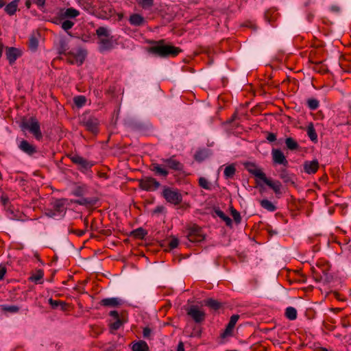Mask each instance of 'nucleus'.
Returning a JSON list of instances; mask_svg holds the SVG:
<instances>
[{
	"label": "nucleus",
	"mask_w": 351,
	"mask_h": 351,
	"mask_svg": "<svg viewBox=\"0 0 351 351\" xmlns=\"http://www.w3.org/2000/svg\"><path fill=\"white\" fill-rule=\"evenodd\" d=\"M138 186L146 191H155L160 186V184L156 179L147 176L138 180Z\"/></svg>",
	"instance_id": "423d86ee"
},
{
	"label": "nucleus",
	"mask_w": 351,
	"mask_h": 351,
	"mask_svg": "<svg viewBox=\"0 0 351 351\" xmlns=\"http://www.w3.org/2000/svg\"><path fill=\"white\" fill-rule=\"evenodd\" d=\"M278 14L276 10L269 9L265 12V19L268 23H271L277 19Z\"/></svg>",
	"instance_id": "f704fd0d"
},
{
	"label": "nucleus",
	"mask_w": 351,
	"mask_h": 351,
	"mask_svg": "<svg viewBox=\"0 0 351 351\" xmlns=\"http://www.w3.org/2000/svg\"><path fill=\"white\" fill-rule=\"evenodd\" d=\"M5 55L10 64L15 62L16 60L21 56L20 51L15 47H7Z\"/></svg>",
	"instance_id": "aec40b11"
},
{
	"label": "nucleus",
	"mask_w": 351,
	"mask_h": 351,
	"mask_svg": "<svg viewBox=\"0 0 351 351\" xmlns=\"http://www.w3.org/2000/svg\"><path fill=\"white\" fill-rule=\"evenodd\" d=\"M261 181H263L267 186L271 189L277 197H279L280 195H282V184L280 181L273 180L270 178H268L266 176Z\"/></svg>",
	"instance_id": "f8f14e48"
},
{
	"label": "nucleus",
	"mask_w": 351,
	"mask_h": 351,
	"mask_svg": "<svg viewBox=\"0 0 351 351\" xmlns=\"http://www.w3.org/2000/svg\"><path fill=\"white\" fill-rule=\"evenodd\" d=\"M97 202V198H87V197H82L79 199H75L73 201V203L82 206H91L95 205V204Z\"/></svg>",
	"instance_id": "a878e982"
},
{
	"label": "nucleus",
	"mask_w": 351,
	"mask_h": 351,
	"mask_svg": "<svg viewBox=\"0 0 351 351\" xmlns=\"http://www.w3.org/2000/svg\"><path fill=\"white\" fill-rule=\"evenodd\" d=\"M75 233L77 234V236L82 237V235L84 234L85 230H77V231H75Z\"/></svg>",
	"instance_id": "338daca9"
},
{
	"label": "nucleus",
	"mask_w": 351,
	"mask_h": 351,
	"mask_svg": "<svg viewBox=\"0 0 351 351\" xmlns=\"http://www.w3.org/2000/svg\"><path fill=\"white\" fill-rule=\"evenodd\" d=\"M245 168L249 171L250 173L254 176L256 178H258L260 180H262L263 178L266 176L264 172L256 167L254 163L247 162L245 164Z\"/></svg>",
	"instance_id": "dca6fc26"
},
{
	"label": "nucleus",
	"mask_w": 351,
	"mask_h": 351,
	"mask_svg": "<svg viewBox=\"0 0 351 351\" xmlns=\"http://www.w3.org/2000/svg\"><path fill=\"white\" fill-rule=\"evenodd\" d=\"M186 237L190 242L199 243L205 239L202 229L197 225L193 224L187 228Z\"/></svg>",
	"instance_id": "20e7f679"
},
{
	"label": "nucleus",
	"mask_w": 351,
	"mask_h": 351,
	"mask_svg": "<svg viewBox=\"0 0 351 351\" xmlns=\"http://www.w3.org/2000/svg\"><path fill=\"white\" fill-rule=\"evenodd\" d=\"M88 193V186L85 184L78 185L72 191V194L76 197H82Z\"/></svg>",
	"instance_id": "c85d7f7f"
},
{
	"label": "nucleus",
	"mask_w": 351,
	"mask_h": 351,
	"mask_svg": "<svg viewBox=\"0 0 351 351\" xmlns=\"http://www.w3.org/2000/svg\"><path fill=\"white\" fill-rule=\"evenodd\" d=\"M45 213L49 217H56L58 216L52 208L46 209Z\"/></svg>",
	"instance_id": "13d9d810"
},
{
	"label": "nucleus",
	"mask_w": 351,
	"mask_h": 351,
	"mask_svg": "<svg viewBox=\"0 0 351 351\" xmlns=\"http://www.w3.org/2000/svg\"><path fill=\"white\" fill-rule=\"evenodd\" d=\"M152 43L154 45L149 48L148 51L160 58L176 57L182 51L180 48L171 44H167L163 39L153 41Z\"/></svg>",
	"instance_id": "f257e3e1"
},
{
	"label": "nucleus",
	"mask_w": 351,
	"mask_h": 351,
	"mask_svg": "<svg viewBox=\"0 0 351 351\" xmlns=\"http://www.w3.org/2000/svg\"><path fill=\"white\" fill-rule=\"evenodd\" d=\"M32 3H33V2H32V0H27V1H25V4L26 8H27V9H29V8H30V7H31V5H32Z\"/></svg>",
	"instance_id": "69168bd1"
},
{
	"label": "nucleus",
	"mask_w": 351,
	"mask_h": 351,
	"mask_svg": "<svg viewBox=\"0 0 351 351\" xmlns=\"http://www.w3.org/2000/svg\"><path fill=\"white\" fill-rule=\"evenodd\" d=\"M304 171L308 174L315 173L319 169L317 160H306L303 164Z\"/></svg>",
	"instance_id": "f3484780"
},
{
	"label": "nucleus",
	"mask_w": 351,
	"mask_h": 351,
	"mask_svg": "<svg viewBox=\"0 0 351 351\" xmlns=\"http://www.w3.org/2000/svg\"><path fill=\"white\" fill-rule=\"evenodd\" d=\"M65 201L64 199H56L51 203L52 208L56 211L58 216H62L65 213L66 208L64 206Z\"/></svg>",
	"instance_id": "4be33fe9"
},
{
	"label": "nucleus",
	"mask_w": 351,
	"mask_h": 351,
	"mask_svg": "<svg viewBox=\"0 0 351 351\" xmlns=\"http://www.w3.org/2000/svg\"><path fill=\"white\" fill-rule=\"evenodd\" d=\"M69 158L73 163L77 165L78 169L83 173L90 169L94 165L92 161H89L78 154H70Z\"/></svg>",
	"instance_id": "39448f33"
},
{
	"label": "nucleus",
	"mask_w": 351,
	"mask_h": 351,
	"mask_svg": "<svg viewBox=\"0 0 351 351\" xmlns=\"http://www.w3.org/2000/svg\"><path fill=\"white\" fill-rule=\"evenodd\" d=\"M215 213L217 217H219L221 219L225 221L226 226H232V219L228 216H227L222 210H221L219 208H215Z\"/></svg>",
	"instance_id": "473e14b6"
},
{
	"label": "nucleus",
	"mask_w": 351,
	"mask_h": 351,
	"mask_svg": "<svg viewBox=\"0 0 351 351\" xmlns=\"http://www.w3.org/2000/svg\"><path fill=\"white\" fill-rule=\"evenodd\" d=\"M121 324L122 322L121 321V319H117L114 322L111 324L110 327L112 329L117 330L121 327Z\"/></svg>",
	"instance_id": "5fc2aeb1"
},
{
	"label": "nucleus",
	"mask_w": 351,
	"mask_h": 351,
	"mask_svg": "<svg viewBox=\"0 0 351 351\" xmlns=\"http://www.w3.org/2000/svg\"><path fill=\"white\" fill-rule=\"evenodd\" d=\"M133 351H149L147 343L144 341H139L132 346Z\"/></svg>",
	"instance_id": "e433bc0d"
},
{
	"label": "nucleus",
	"mask_w": 351,
	"mask_h": 351,
	"mask_svg": "<svg viewBox=\"0 0 351 351\" xmlns=\"http://www.w3.org/2000/svg\"><path fill=\"white\" fill-rule=\"evenodd\" d=\"M44 273L41 269H38L36 272L32 274L29 278V280L35 282L36 284H42V279L43 278Z\"/></svg>",
	"instance_id": "72a5a7b5"
},
{
	"label": "nucleus",
	"mask_w": 351,
	"mask_h": 351,
	"mask_svg": "<svg viewBox=\"0 0 351 351\" xmlns=\"http://www.w3.org/2000/svg\"><path fill=\"white\" fill-rule=\"evenodd\" d=\"M257 185L260 187V192L262 193L264 191V188L263 184L261 183V181L256 180Z\"/></svg>",
	"instance_id": "0e129e2a"
},
{
	"label": "nucleus",
	"mask_w": 351,
	"mask_h": 351,
	"mask_svg": "<svg viewBox=\"0 0 351 351\" xmlns=\"http://www.w3.org/2000/svg\"><path fill=\"white\" fill-rule=\"evenodd\" d=\"M137 3L145 10L150 9L154 5V0H136Z\"/></svg>",
	"instance_id": "37998d69"
},
{
	"label": "nucleus",
	"mask_w": 351,
	"mask_h": 351,
	"mask_svg": "<svg viewBox=\"0 0 351 351\" xmlns=\"http://www.w3.org/2000/svg\"><path fill=\"white\" fill-rule=\"evenodd\" d=\"M187 315L195 322L202 323L205 320L206 314L197 306L192 305L186 308Z\"/></svg>",
	"instance_id": "6e6552de"
},
{
	"label": "nucleus",
	"mask_w": 351,
	"mask_h": 351,
	"mask_svg": "<svg viewBox=\"0 0 351 351\" xmlns=\"http://www.w3.org/2000/svg\"><path fill=\"white\" fill-rule=\"evenodd\" d=\"M121 304V300L117 298H104L100 301V304L104 306L116 307Z\"/></svg>",
	"instance_id": "b1692460"
},
{
	"label": "nucleus",
	"mask_w": 351,
	"mask_h": 351,
	"mask_svg": "<svg viewBox=\"0 0 351 351\" xmlns=\"http://www.w3.org/2000/svg\"><path fill=\"white\" fill-rule=\"evenodd\" d=\"M86 56V51L79 49L75 53L73 51L68 52L67 60L72 64H76L78 65L82 64Z\"/></svg>",
	"instance_id": "9d476101"
},
{
	"label": "nucleus",
	"mask_w": 351,
	"mask_h": 351,
	"mask_svg": "<svg viewBox=\"0 0 351 351\" xmlns=\"http://www.w3.org/2000/svg\"><path fill=\"white\" fill-rule=\"evenodd\" d=\"M260 205L262 208L269 212H274L277 207L269 200L264 199L260 201Z\"/></svg>",
	"instance_id": "2f4dec72"
},
{
	"label": "nucleus",
	"mask_w": 351,
	"mask_h": 351,
	"mask_svg": "<svg viewBox=\"0 0 351 351\" xmlns=\"http://www.w3.org/2000/svg\"><path fill=\"white\" fill-rule=\"evenodd\" d=\"M273 162L277 165H282L285 167L288 166V160H287L283 152L278 149H273L271 151Z\"/></svg>",
	"instance_id": "ddd939ff"
},
{
	"label": "nucleus",
	"mask_w": 351,
	"mask_h": 351,
	"mask_svg": "<svg viewBox=\"0 0 351 351\" xmlns=\"http://www.w3.org/2000/svg\"><path fill=\"white\" fill-rule=\"evenodd\" d=\"M178 244H179V240L176 237H173L169 243V250H173V249L176 248L178 247Z\"/></svg>",
	"instance_id": "864d4df0"
},
{
	"label": "nucleus",
	"mask_w": 351,
	"mask_h": 351,
	"mask_svg": "<svg viewBox=\"0 0 351 351\" xmlns=\"http://www.w3.org/2000/svg\"><path fill=\"white\" fill-rule=\"evenodd\" d=\"M80 15V12L73 8H69L65 10H61L60 12V19H75Z\"/></svg>",
	"instance_id": "6ab92c4d"
},
{
	"label": "nucleus",
	"mask_w": 351,
	"mask_h": 351,
	"mask_svg": "<svg viewBox=\"0 0 351 351\" xmlns=\"http://www.w3.org/2000/svg\"><path fill=\"white\" fill-rule=\"evenodd\" d=\"M208 156V152L205 149L196 152L194 158L197 162H202Z\"/></svg>",
	"instance_id": "a19ab883"
},
{
	"label": "nucleus",
	"mask_w": 351,
	"mask_h": 351,
	"mask_svg": "<svg viewBox=\"0 0 351 351\" xmlns=\"http://www.w3.org/2000/svg\"><path fill=\"white\" fill-rule=\"evenodd\" d=\"M239 319V315H233L230 317V321L228 325L226 327L224 331L221 333V337L226 338L227 337L231 336L232 335L233 329L235 327V325Z\"/></svg>",
	"instance_id": "4468645a"
},
{
	"label": "nucleus",
	"mask_w": 351,
	"mask_h": 351,
	"mask_svg": "<svg viewBox=\"0 0 351 351\" xmlns=\"http://www.w3.org/2000/svg\"><path fill=\"white\" fill-rule=\"evenodd\" d=\"M176 351H184V345L182 341L178 343Z\"/></svg>",
	"instance_id": "e2e57ef3"
},
{
	"label": "nucleus",
	"mask_w": 351,
	"mask_h": 351,
	"mask_svg": "<svg viewBox=\"0 0 351 351\" xmlns=\"http://www.w3.org/2000/svg\"><path fill=\"white\" fill-rule=\"evenodd\" d=\"M5 5V0H0V8H3Z\"/></svg>",
	"instance_id": "774afa93"
},
{
	"label": "nucleus",
	"mask_w": 351,
	"mask_h": 351,
	"mask_svg": "<svg viewBox=\"0 0 351 351\" xmlns=\"http://www.w3.org/2000/svg\"><path fill=\"white\" fill-rule=\"evenodd\" d=\"M82 125L87 131L96 135L99 132V121L95 117H84Z\"/></svg>",
	"instance_id": "0eeeda50"
},
{
	"label": "nucleus",
	"mask_w": 351,
	"mask_h": 351,
	"mask_svg": "<svg viewBox=\"0 0 351 351\" xmlns=\"http://www.w3.org/2000/svg\"><path fill=\"white\" fill-rule=\"evenodd\" d=\"M73 101L77 107L81 108L85 105L86 99L83 95H79L74 97Z\"/></svg>",
	"instance_id": "a18cd8bd"
},
{
	"label": "nucleus",
	"mask_w": 351,
	"mask_h": 351,
	"mask_svg": "<svg viewBox=\"0 0 351 351\" xmlns=\"http://www.w3.org/2000/svg\"><path fill=\"white\" fill-rule=\"evenodd\" d=\"M205 305L213 310H218L221 306L220 302L211 298L205 301Z\"/></svg>",
	"instance_id": "79ce46f5"
},
{
	"label": "nucleus",
	"mask_w": 351,
	"mask_h": 351,
	"mask_svg": "<svg viewBox=\"0 0 351 351\" xmlns=\"http://www.w3.org/2000/svg\"><path fill=\"white\" fill-rule=\"evenodd\" d=\"M279 177L282 180L284 183L290 184L293 186L295 185L294 176L293 174H290L286 169H281L279 171Z\"/></svg>",
	"instance_id": "412c9836"
},
{
	"label": "nucleus",
	"mask_w": 351,
	"mask_h": 351,
	"mask_svg": "<svg viewBox=\"0 0 351 351\" xmlns=\"http://www.w3.org/2000/svg\"><path fill=\"white\" fill-rule=\"evenodd\" d=\"M2 309L3 311L10 312V313H17L19 311V308L17 306L12 305V306H7L3 305L2 306Z\"/></svg>",
	"instance_id": "603ef678"
},
{
	"label": "nucleus",
	"mask_w": 351,
	"mask_h": 351,
	"mask_svg": "<svg viewBox=\"0 0 351 351\" xmlns=\"http://www.w3.org/2000/svg\"><path fill=\"white\" fill-rule=\"evenodd\" d=\"M162 195L167 202L174 205H178L182 201V196L178 189H173L170 187H165Z\"/></svg>",
	"instance_id": "f03ea898"
},
{
	"label": "nucleus",
	"mask_w": 351,
	"mask_h": 351,
	"mask_svg": "<svg viewBox=\"0 0 351 351\" xmlns=\"http://www.w3.org/2000/svg\"><path fill=\"white\" fill-rule=\"evenodd\" d=\"M307 105L311 110H316L319 107V101L316 99H309L307 101Z\"/></svg>",
	"instance_id": "8fccbe9b"
},
{
	"label": "nucleus",
	"mask_w": 351,
	"mask_h": 351,
	"mask_svg": "<svg viewBox=\"0 0 351 351\" xmlns=\"http://www.w3.org/2000/svg\"><path fill=\"white\" fill-rule=\"evenodd\" d=\"M236 173V167L234 164H231L226 167L223 175L226 180L232 179Z\"/></svg>",
	"instance_id": "7c9ffc66"
},
{
	"label": "nucleus",
	"mask_w": 351,
	"mask_h": 351,
	"mask_svg": "<svg viewBox=\"0 0 351 351\" xmlns=\"http://www.w3.org/2000/svg\"><path fill=\"white\" fill-rule=\"evenodd\" d=\"M232 216L236 222V223H240L241 221V217L239 213L236 209H234L233 207H231L230 208Z\"/></svg>",
	"instance_id": "09e8293b"
},
{
	"label": "nucleus",
	"mask_w": 351,
	"mask_h": 351,
	"mask_svg": "<svg viewBox=\"0 0 351 351\" xmlns=\"http://www.w3.org/2000/svg\"><path fill=\"white\" fill-rule=\"evenodd\" d=\"M22 128L27 130L34 136L36 140L40 141L43 139L40 123L36 119L31 118L29 122H23Z\"/></svg>",
	"instance_id": "7ed1b4c3"
},
{
	"label": "nucleus",
	"mask_w": 351,
	"mask_h": 351,
	"mask_svg": "<svg viewBox=\"0 0 351 351\" xmlns=\"http://www.w3.org/2000/svg\"><path fill=\"white\" fill-rule=\"evenodd\" d=\"M266 138L269 143L274 142L276 140V135L272 132H266Z\"/></svg>",
	"instance_id": "6e6d98bb"
},
{
	"label": "nucleus",
	"mask_w": 351,
	"mask_h": 351,
	"mask_svg": "<svg viewBox=\"0 0 351 351\" xmlns=\"http://www.w3.org/2000/svg\"><path fill=\"white\" fill-rule=\"evenodd\" d=\"M28 46L31 51H36L38 47V40L35 36H31Z\"/></svg>",
	"instance_id": "49530a36"
},
{
	"label": "nucleus",
	"mask_w": 351,
	"mask_h": 351,
	"mask_svg": "<svg viewBox=\"0 0 351 351\" xmlns=\"http://www.w3.org/2000/svg\"><path fill=\"white\" fill-rule=\"evenodd\" d=\"M18 147L22 152L30 157H34L36 154L39 152L37 147L35 145L30 143L29 141L25 139H23L19 142Z\"/></svg>",
	"instance_id": "1a4fd4ad"
},
{
	"label": "nucleus",
	"mask_w": 351,
	"mask_h": 351,
	"mask_svg": "<svg viewBox=\"0 0 351 351\" xmlns=\"http://www.w3.org/2000/svg\"><path fill=\"white\" fill-rule=\"evenodd\" d=\"M129 23L131 25L140 27L145 24V18L139 14H132L129 17Z\"/></svg>",
	"instance_id": "5701e85b"
},
{
	"label": "nucleus",
	"mask_w": 351,
	"mask_h": 351,
	"mask_svg": "<svg viewBox=\"0 0 351 351\" xmlns=\"http://www.w3.org/2000/svg\"><path fill=\"white\" fill-rule=\"evenodd\" d=\"M96 34L98 37L104 36L106 38L110 36L108 29L105 27H99L96 29Z\"/></svg>",
	"instance_id": "de8ad7c7"
},
{
	"label": "nucleus",
	"mask_w": 351,
	"mask_h": 351,
	"mask_svg": "<svg viewBox=\"0 0 351 351\" xmlns=\"http://www.w3.org/2000/svg\"><path fill=\"white\" fill-rule=\"evenodd\" d=\"M285 143L287 149L291 151L297 150L300 147L298 142L291 137L287 138Z\"/></svg>",
	"instance_id": "4c0bfd02"
},
{
	"label": "nucleus",
	"mask_w": 351,
	"mask_h": 351,
	"mask_svg": "<svg viewBox=\"0 0 351 351\" xmlns=\"http://www.w3.org/2000/svg\"><path fill=\"white\" fill-rule=\"evenodd\" d=\"M7 272L5 266L0 265V280L4 278V276Z\"/></svg>",
	"instance_id": "bf43d9fd"
},
{
	"label": "nucleus",
	"mask_w": 351,
	"mask_h": 351,
	"mask_svg": "<svg viewBox=\"0 0 351 351\" xmlns=\"http://www.w3.org/2000/svg\"><path fill=\"white\" fill-rule=\"evenodd\" d=\"M307 134L309 138L313 141L317 142V135L316 133V131L314 128V125L312 123H311L308 127H307Z\"/></svg>",
	"instance_id": "58836bf2"
},
{
	"label": "nucleus",
	"mask_w": 351,
	"mask_h": 351,
	"mask_svg": "<svg viewBox=\"0 0 351 351\" xmlns=\"http://www.w3.org/2000/svg\"><path fill=\"white\" fill-rule=\"evenodd\" d=\"M19 0H13L5 5V12L9 15H13L17 10Z\"/></svg>",
	"instance_id": "cd10ccee"
},
{
	"label": "nucleus",
	"mask_w": 351,
	"mask_h": 351,
	"mask_svg": "<svg viewBox=\"0 0 351 351\" xmlns=\"http://www.w3.org/2000/svg\"><path fill=\"white\" fill-rule=\"evenodd\" d=\"M147 234V232L143 228H138L130 232V236L135 239H143Z\"/></svg>",
	"instance_id": "c9c22d12"
},
{
	"label": "nucleus",
	"mask_w": 351,
	"mask_h": 351,
	"mask_svg": "<svg viewBox=\"0 0 351 351\" xmlns=\"http://www.w3.org/2000/svg\"><path fill=\"white\" fill-rule=\"evenodd\" d=\"M0 202L3 206L4 209L11 213H13V209L8 195L4 193L0 195Z\"/></svg>",
	"instance_id": "393cba45"
},
{
	"label": "nucleus",
	"mask_w": 351,
	"mask_h": 351,
	"mask_svg": "<svg viewBox=\"0 0 351 351\" xmlns=\"http://www.w3.org/2000/svg\"><path fill=\"white\" fill-rule=\"evenodd\" d=\"M161 162L170 169L181 171L184 169V165L180 161L176 159L175 156H172L169 158H162Z\"/></svg>",
	"instance_id": "9b49d317"
},
{
	"label": "nucleus",
	"mask_w": 351,
	"mask_h": 351,
	"mask_svg": "<svg viewBox=\"0 0 351 351\" xmlns=\"http://www.w3.org/2000/svg\"><path fill=\"white\" fill-rule=\"evenodd\" d=\"M114 36H110L107 38H99V51L101 52L111 50L114 47Z\"/></svg>",
	"instance_id": "2eb2a0df"
},
{
	"label": "nucleus",
	"mask_w": 351,
	"mask_h": 351,
	"mask_svg": "<svg viewBox=\"0 0 351 351\" xmlns=\"http://www.w3.org/2000/svg\"><path fill=\"white\" fill-rule=\"evenodd\" d=\"M49 304L51 306L52 308L57 309L60 308L62 311H65L67 307V304L60 300H53L52 298L49 299Z\"/></svg>",
	"instance_id": "c756f323"
},
{
	"label": "nucleus",
	"mask_w": 351,
	"mask_h": 351,
	"mask_svg": "<svg viewBox=\"0 0 351 351\" xmlns=\"http://www.w3.org/2000/svg\"><path fill=\"white\" fill-rule=\"evenodd\" d=\"M297 310L292 306H289L286 308L285 316L289 320H295L297 318Z\"/></svg>",
	"instance_id": "ea45409f"
},
{
	"label": "nucleus",
	"mask_w": 351,
	"mask_h": 351,
	"mask_svg": "<svg viewBox=\"0 0 351 351\" xmlns=\"http://www.w3.org/2000/svg\"><path fill=\"white\" fill-rule=\"evenodd\" d=\"M198 183L202 188L209 191L212 190V184L210 182H208V180L205 178H199Z\"/></svg>",
	"instance_id": "c03bdc74"
},
{
	"label": "nucleus",
	"mask_w": 351,
	"mask_h": 351,
	"mask_svg": "<svg viewBox=\"0 0 351 351\" xmlns=\"http://www.w3.org/2000/svg\"><path fill=\"white\" fill-rule=\"evenodd\" d=\"M74 25V22L71 21V20H64L61 25L62 28L64 31H68L71 29Z\"/></svg>",
	"instance_id": "3c124183"
},
{
	"label": "nucleus",
	"mask_w": 351,
	"mask_h": 351,
	"mask_svg": "<svg viewBox=\"0 0 351 351\" xmlns=\"http://www.w3.org/2000/svg\"><path fill=\"white\" fill-rule=\"evenodd\" d=\"M152 333V330L149 327H145L143 330V335L144 338L149 339Z\"/></svg>",
	"instance_id": "4d7b16f0"
},
{
	"label": "nucleus",
	"mask_w": 351,
	"mask_h": 351,
	"mask_svg": "<svg viewBox=\"0 0 351 351\" xmlns=\"http://www.w3.org/2000/svg\"><path fill=\"white\" fill-rule=\"evenodd\" d=\"M69 49L68 44L65 39L62 38L59 40L58 45L57 47V50L59 54L64 55L68 58V52H66Z\"/></svg>",
	"instance_id": "bb28decb"
},
{
	"label": "nucleus",
	"mask_w": 351,
	"mask_h": 351,
	"mask_svg": "<svg viewBox=\"0 0 351 351\" xmlns=\"http://www.w3.org/2000/svg\"><path fill=\"white\" fill-rule=\"evenodd\" d=\"M110 315L113 317L114 319H119V313L117 311H111L110 312Z\"/></svg>",
	"instance_id": "680f3d73"
},
{
	"label": "nucleus",
	"mask_w": 351,
	"mask_h": 351,
	"mask_svg": "<svg viewBox=\"0 0 351 351\" xmlns=\"http://www.w3.org/2000/svg\"><path fill=\"white\" fill-rule=\"evenodd\" d=\"M38 8H43L45 5L46 0H32Z\"/></svg>",
	"instance_id": "052dcab7"
},
{
	"label": "nucleus",
	"mask_w": 351,
	"mask_h": 351,
	"mask_svg": "<svg viewBox=\"0 0 351 351\" xmlns=\"http://www.w3.org/2000/svg\"><path fill=\"white\" fill-rule=\"evenodd\" d=\"M150 170L157 176L166 178L169 175L168 170L158 163H152L150 165Z\"/></svg>",
	"instance_id": "a211bd4d"
}]
</instances>
